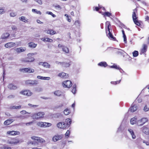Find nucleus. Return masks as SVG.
<instances>
[{"mask_svg":"<svg viewBox=\"0 0 149 149\" xmlns=\"http://www.w3.org/2000/svg\"><path fill=\"white\" fill-rule=\"evenodd\" d=\"M26 49V48L25 47H21L17 48L15 49V51L17 53H20L25 51Z\"/></svg>","mask_w":149,"mask_h":149,"instance_id":"23","label":"nucleus"},{"mask_svg":"<svg viewBox=\"0 0 149 149\" xmlns=\"http://www.w3.org/2000/svg\"><path fill=\"white\" fill-rule=\"evenodd\" d=\"M35 1L39 4H42V2L41 0H35Z\"/></svg>","mask_w":149,"mask_h":149,"instance_id":"56","label":"nucleus"},{"mask_svg":"<svg viewBox=\"0 0 149 149\" xmlns=\"http://www.w3.org/2000/svg\"><path fill=\"white\" fill-rule=\"evenodd\" d=\"M20 142L19 139L17 137L11 138L8 139L7 143L8 144L11 145H15L19 143Z\"/></svg>","mask_w":149,"mask_h":149,"instance_id":"5","label":"nucleus"},{"mask_svg":"<svg viewBox=\"0 0 149 149\" xmlns=\"http://www.w3.org/2000/svg\"><path fill=\"white\" fill-rule=\"evenodd\" d=\"M5 11L3 8H0V14H2L5 13Z\"/></svg>","mask_w":149,"mask_h":149,"instance_id":"51","label":"nucleus"},{"mask_svg":"<svg viewBox=\"0 0 149 149\" xmlns=\"http://www.w3.org/2000/svg\"><path fill=\"white\" fill-rule=\"evenodd\" d=\"M71 61L69 59H67L66 61L63 62H58V64H60L62 66L65 68L69 67L71 65Z\"/></svg>","mask_w":149,"mask_h":149,"instance_id":"8","label":"nucleus"},{"mask_svg":"<svg viewBox=\"0 0 149 149\" xmlns=\"http://www.w3.org/2000/svg\"><path fill=\"white\" fill-rule=\"evenodd\" d=\"M20 20L22 21L23 22L25 23L27 22L28 19H26L25 17L22 16L19 18Z\"/></svg>","mask_w":149,"mask_h":149,"instance_id":"38","label":"nucleus"},{"mask_svg":"<svg viewBox=\"0 0 149 149\" xmlns=\"http://www.w3.org/2000/svg\"><path fill=\"white\" fill-rule=\"evenodd\" d=\"M45 32L47 34L50 35H54L56 33V31L53 29H48L45 30Z\"/></svg>","mask_w":149,"mask_h":149,"instance_id":"18","label":"nucleus"},{"mask_svg":"<svg viewBox=\"0 0 149 149\" xmlns=\"http://www.w3.org/2000/svg\"><path fill=\"white\" fill-rule=\"evenodd\" d=\"M148 121V119L147 118H142L137 121V124L139 126H142L147 122Z\"/></svg>","mask_w":149,"mask_h":149,"instance_id":"12","label":"nucleus"},{"mask_svg":"<svg viewBox=\"0 0 149 149\" xmlns=\"http://www.w3.org/2000/svg\"><path fill=\"white\" fill-rule=\"evenodd\" d=\"M99 13H101L102 15H103L105 17L107 16L108 17H110L112 15L111 13H109V12H103L101 11H100L99 12Z\"/></svg>","mask_w":149,"mask_h":149,"instance_id":"22","label":"nucleus"},{"mask_svg":"<svg viewBox=\"0 0 149 149\" xmlns=\"http://www.w3.org/2000/svg\"><path fill=\"white\" fill-rule=\"evenodd\" d=\"M20 113L22 114H29L30 113H29L27 112L25 110H22V111H21L20 112Z\"/></svg>","mask_w":149,"mask_h":149,"instance_id":"52","label":"nucleus"},{"mask_svg":"<svg viewBox=\"0 0 149 149\" xmlns=\"http://www.w3.org/2000/svg\"><path fill=\"white\" fill-rule=\"evenodd\" d=\"M55 8H58L60 9H61V6L59 5H57L55 6Z\"/></svg>","mask_w":149,"mask_h":149,"instance_id":"59","label":"nucleus"},{"mask_svg":"<svg viewBox=\"0 0 149 149\" xmlns=\"http://www.w3.org/2000/svg\"><path fill=\"white\" fill-rule=\"evenodd\" d=\"M37 78L38 79L44 80H49L50 79V77H43L40 76H38Z\"/></svg>","mask_w":149,"mask_h":149,"instance_id":"30","label":"nucleus"},{"mask_svg":"<svg viewBox=\"0 0 149 149\" xmlns=\"http://www.w3.org/2000/svg\"><path fill=\"white\" fill-rule=\"evenodd\" d=\"M142 132L143 133L146 134H149V128L148 125H145L143 126L142 128Z\"/></svg>","mask_w":149,"mask_h":149,"instance_id":"17","label":"nucleus"},{"mask_svg":"<svg viewBox=\"0 0 149 149\" xmlns=\"http://www.w3.org/2000/svg\"><path fill=\"white\" fill-rule=\"evenodd\" d=\"M14 97V96L13 95H10L8 97L9 98H13Z\"/></svg>","mask_w":149,"mask_h":149,"instance_id":"61","label":"nucleus"},{"mask_svg":"<svg viewBox=\"0 0 149 149\" xmlns=\"http://www.w3.org/2000/svg\"><path fill=\"white\" fill-rule=\"evenodd\" d=\"M15 45V43L10 42L6 43L4 46L6 48H11L14 47Z\"/></svg>","mask_w":149,"mask_h":149,"instance_id":"19","label":"nucleus"},{"mask_svg":"<svg viewBox=\"0 0 149 149\" xmlns=\"http://www.w3.org/2000/svg\"><path fill=\"white\" fill-rule=\"evenodd\" d=\"M101 6H99V7H93V10H96L97 11H99V12L100 11V9Z\"/></svg>","mask_w":149,"mask_h":149,"instance_id":"44","label":"nucleus"},{"mask_svg":"<svg viewBox=\"0 0 149 149\" xmlns=\"http://www.w3.org/2000/svg\"><path fill=\"white\" fill-rule=\"evenodd\" d=\"M19 93L26 97L30 96L33 94V93L30 90L26 89L22 90Z\"/></svg>","mask_w":149,"mask_h":149,"instance_id":"6","label":"nucleus"},{"mask_svg":"<svg viewBox=\"0 0 149 149\" xmlns=\"http://www.w3.org/2000/svg\"><path fill=\"white\" fill-rule=\"evenodd\" d=\"M137 109V107L136 105L132 104L130 108V110L132 112H133L136 111Z\"/></svg>","mask_w":149,"mask_h":149,"instance_id":"25","label":"nucleus"},{"mask_svg":"<svg viewBox=\"0 0 149 149\" xmlns=\"http://www.w3.org/2000/svg\"><path fill=\"white\" fill-rule=\"evenodd\" d=\"M70 131L69 130H67L65 134V137H67V138L70 135Z\"/></svg>","mask_w":149,"mask_h":149,"instance_id":"49","label":"nucleus"},{"mask_svg":"<svg viewBox=\"0 0 149 149\" xmlns=\"http://www.w3.org/2000/svg\"><path fill=\"white\" fill-rule=\"evenodd\" d=\"M28 106L31 107L36 108L38 106V105H32L31 104H28Z\"/></svg>","mask_w":149,"mask_h":149,"instance_id":"48","label":"nucleus"},{"mask_svg":"<svg viewBox=\"0 0 149 149\" xmlns=\"http://www.w3.org/2000/svg\"><path fill=\"white\" fill-rule=\"evenodd\" d=\"M62 92L59 90L56 91L54 92V94L57 96H59L62 95Z\"/></svg>","mask_w":149,"mask_h":149,"instance_id":"40","label":"nucleus"},{"mask_svg":"<svg viewBox=\"0 0 149 149\" xmlns=\"http://www.w3.org/2000/svg\"><path fill=\"white\" fill-rule=\"evenodd\" d=\"M123 37L124 38V41L125 43L127 42V38L126 35H125L123 36Z\"/></svg>","mask_w":149,"mask_h":149,"instance_id":"57","label":"nucleus"},{"mask_svg":"<svg viewBox=\"0 0 149 149\" xmlns=\"http://www.w3.org/2000/svg\"><path fill=\"white\" fill-rule=\"evenodd\" d=\"M148 46L146 44H144L143 45L142 48L141 49L140 54L141 55L144 54L147 51Z\"/></svg>","mask_w":149,"mask_h":149,"instance_id":"15","label":"nucleus"},{"mask_svg":"<svg viewBox=\"0 0 149 149\" xmlns=\"http://www.w3.org/2000/svg\"><path fill=\"white\" fill-rule=\"evenodd\" d=\"M45 114L44 112L40 111L33 114L31 117L33 119L38 120L44 118Z\"/></svg>","mask_w":149,"mask_h":149,"instance_id":"4","label":"nucleus"},{"mask_svg":"<svg viewBox=\"0 0 149 149\" xmlns=\"http://www.w3.org/2000/svg\"><path fill=\"white\" fill-rule=\"evenodd\" d=\"M10 15L11 17H14L16 16V14L15 13L12 12L10 13Z\"/></svg>","mask_w":149,"mask_h":149,"instance_id":"53","label":"nucleus"},{"mask_svg":"<svg viewBox=\"0 0 149 149\" xmlns=\"http://www.w3.org/2000/svg\"><path fill=\"white\" fill-rule=\"evenodd\" d=\"M12 30L14 31H17V27L15 25H13L11 26Z\"/></svg>","mask_w":149,"mask_h":149,"instance_id":"50","label":"nucleus"},{"mask_svg":"<svg viewBox=\"0 0 149 149\" xmlns=\"http://www.w3.org/2000/svg\"><path fill=\"white\" fill-rule=\"evenodd\" d=\"M31 138L34 141H37L38 143H45V141L43 138L41 137L33 136L31 137Z\"/></svg>","mask_w":149,"mask_h":149,"instance_id":"11","label":"nucleus"},{"mask_svg":"<svg viewBox=\"0 0 149 149\" xmlns=\"http://www.w3.org/2000/svg\"><path fill=\"white\" fill-rule=\"evenodd\" d=\"M145 21H149V17L148 16H147L145 18Z\"/></svg>","mask_w":149,"mask_h":149,"instance_id":"60","label":"nucleus"},{"mask_svg":"<svg viewBox=\"0 0 149 149\" xmlns=\"http://www.w3.org/2000/svg\"><path fill=\"white\" fill-rule=\"evenodd\" d=\"M25 84L26 85L34 86L38 84V82L37 80H28L25 81Z\"/></svg>","mask_w":149,"mask_h":149,"instance_id":"7","label":"nucleus"},{"mask_svg":"<svg viewBox=\"0 0 149 149\" xmlns=\"http://www.w3.org/2000/svg\"><path fill=\"white\" fill-rule=\"evenodd\" d=\"M62 50L66 53H68L69 52L68 48L64 46L62 48Z\"/></svg>","mask_w":149,"mask_h":149,"instance_id":"36","label":"nucleus"},{"mask_svg":"<svg viewBox=\"0 0 149 149\" xmlns=\"http://www.w3.org/2000/svg\"><path fill=\"white\" fill-rule=\"evenodd\" d=\"M31 144L32 145H33L34 144V142L33 141H29L28 142V144Z\"/></svg>","mask_w":149,"mask_h":149,"instance_id":"62","label":"nucleus"},{"mask_svg":"<svg viewBox=\"0 0 149 149\" xmlns=\"http://www.w3.org/2000/svg\"><path fill=\"white\" fill-rule=\"evenodd\" d=\"M41 40L44 42H53L52 39L48 38H43L41 39Z\"/></svg>","mask_w":149,"mask_h":149,"instance_id":"27","label":"nucleus"},{"mask_svg":"<svg viewBox=\"0 0 149 149\" xmlns=\"http://www.w3.org/2000/svg\"><path fill=\"white\" fill-rule=\"evenodd\" d=\"M21 71L27 73H33L34 72V70L33 69H31L30 68H25L21 69Z\"/></svg>","mask_w":149,"mask_h":149,"instance_id":"13","label":"nucleus"},{"mask_svg":"<svg viewBox=\"0 0 149 149\" xmlns=\"http://www.w3.org/2000/svg\"><path fill=\"white\" fill-rule=\"evenodd\" d=\"M105 25L106 32L107 36L110 40L113 41H116V38L113 36L112 33L110 31V27H111V26L110 22L109 21L106 22Z\"/></svg>","mask_w":149,"mask_h":149,"instance_id":"2","label":"nucleus"},{"mask_svg":"<svg viewBox=\"0 0 149 149\" xmlns=\"http://www.w3.org/2000/svg\"><path fill=\"white\" fill-rule=\"evenodd\" d=\"M10 36V34L8 33H3L1 36V38L5 39L8 38Z\"/></svg>","mask_w":149,"mask_h":149,"instance_id":"33","label":"nucleus"},{"mask_svg":"<svg viewBox=\"0 0 149 149\" xmlns=\"http://www.w3.org/2000/svg\"><path fill=\"white\" fill-rule=\"evenodd\" d=\"M41 63H42V65L44 67L49 68L50 67V65L47 62H42Z\"/></svg>","mask_w":149,"mask_h":149,"instance_id":"39","label":"nucleus"},{"mask_svg":"<svg viewBox=\"0 0 149 149\" xmlns=\"http://www.w3.org/2000/svg\"><path fill=\"white\" fill-rule=\"evenodd\" d=\"M33 122H34V121H32L31 122L26 123V125H32Z\"/></svg>","mask_w":149,"mask_h":149,"instance_id":"55","label":"nucleus"},{"mask_svg":"<svg viewBox=\"0 0 149 149\" xmlns=\"http://www.w3.org/2000/svg\"><path fill=\"white\" fill-rule=\"evenodd\" d=\"M22 106L21 105H19V106H13L11 107V108L13 109H20L21 108Z\"/></svg>","mask_w":149,"mask_h":149,"instance_id":"45","label":"nucleus"},{"mask_svg":"<svg viewBox=\"0 0 149 149\" xmlns=\"http://www.w3.org/2000/svg\"><path fill=\"white\" fill-rule=\"evenodd\" d=\"M149 110V108L147 107V106L146 105L144 108L143 110L145 111H147Z\"/></svg>","mask_w":149,"mask_h":149,"instance_id":"54","label":"nucleus"},{"mask_svg":"<svg viewBox=\"0 0 149 149\" xmlns=\"http://www.w3.org/2000/svg\"><path fill=\"white\" fill-rule=\"evenodd\" d=\"M29 47L31 48H34L36 47L37 44L33 42H30L28 44Z\"/></svg>","mask_w":149,"mask_h":149,"instance_id":"28","label":"nucleus"},{"mask_svg":"<svg viewBox=\"0 0 149 149\" xmlns=\"http://www.w3.org/2000/svg\"><path fill=\"white\" fill-rule=\"evenodd\" d=\"M37 125L41 127H46L51 126L52 124L48 123L45 122H39L37 123Z\"/></svg>","mask_w":149,"mask_h":149,"instance_id":"10","label":"nucleus"},{"mask_svg":"<svg viewBox=\"0 0 149 149\" xmlns=\"http://www.w3.org/2000/svg\"><path fill=\"white\" fill-rule=\"evenodd\" d=\"M132 54L134 57H137L139 55L138 52L137 51L135 50L132 52Z\"/></svg>","mask_w":149,"mask_h":149,"instance_id":"43","label":"nucleus"},{"mask_svg":"<svg viewBox=\"0 0 149 149\" xmlns=\"http://www.w3.org/2000/svg\"><path fill=\"white\" fill-rule=\"evenodd\" d=\"M98 65L99 66L106 67L107 66V63L105 62H101L98 63Z\"/></svg>","mask_w":149,"mask_h":149,"instance_id":"32","label":"nucleus"},{"mask_svg":"<svg viewBox=\"0 0 149 149\" xmlns=\"http://www.w3.org/2000/svg\"><path fill=\"white\" fill-rule=\"evenodd\" d=\"M36 13L37 14H39L40 15H41V12L39 10V11L37 10L36 12Z\"/></svg>","mask_w":149,"mask_h":149,"instance_id":"64","label":"nucleus"},{"mask_svg":"<svg viewBox=\"0 0 149 149\" xmlns=\"http://www.w3.org/2000/svg\"><path fill=\"white\" fill-rule=\"evenodd\" d=\"M62 84L64 88H69L72 86V83L70 80H66L63 81Z\"/></svg>","mask_w":149,"mask_h":149,"instance_id":"9","label":"nucleus"},{"mask_svg":"<svg viewBox=\"0 0 149 149\" xmlns=\"http://www.w3.org/2000/svg\"><path fill=\"white\" fill-rule=\"evenodd\" d=\"M120 80L118 81H111V83L112 84L116 85L120 83Z\"/></svg>","mask_w":149,"mask_h":149,"instance_id":"46","label":"nucleus"},{"mask_svg":"<svg viewBox=\"0 0 149 149\" xmlns=\"http://www.w3.org/2000/svg\"><path fill=\"white\" fill-rule=\"evenodd\" d=\"M128 131L131 134L132 136V138L133 139H135L136 138V136L134 134V133L133 130L131 129H128Z\"/></svg>","mask_w":149,"mask_h":149,"instance_id":"29","label":"nucleus"},{"mask_svg":"<svg viewBox=\"0 0 149 149\" xmlns=\"http://www.w3.org/2000/svg\"><path fill=\"white\" fill-rule=\"evenodd\" d=\"M63 46H63L62 45L60 44H59L58 45V47H59V48H62Z\"/></svg>","mask_w":149,"mask_h":149,"instance_id":"63","label":"nucleus"},{"mask_svg":"<svg viewBox=\"0 0 149 149\" xmlns=\"http://www.w3.org/2000/svg\"><path fill=\"white\" fill-rule=\"evenodd\" d=\"M8 88L10 90H15L17 89V87L12 84H9L8 86Z\"/></svg>","mask_w":149,"mask_h":149,"instance_id":"24","label":"nucleus"},{"mask_svg":"<svg viewBox=\"0 0 149 149\" xmlns=\"http://www.w3.org/2000/svg\"><path fill=\"white\" fill-rule=\"evenodd\" d=\"M72 123L70 118L66 119L64 122H60L57 124V127L59 129L65 130L68 128Z\"/></svg>","mask_w":149,"mask_h":149,"instance_id":"1","label":"nucleus"},{"mask_svg":"<svg viewBox=\"0 0 149 149\" xmlns=\"http://www.w3.org/2000/svg\"><path fill=\"white\" fill-rule=\"evenodd\" d=\"M14 121L13 119H9L5 121L3 123L4 125H7L10 124Z\"/></svg>","mask_w":149,"mask_h":149,"instance_id":"26","label":"nucleus"},{"mask_svg":"<svg viewBox=\"0 0 149 149\" xmlns=\"http://www.w3.org/2000/svg\"><path fill=\"white\" fill-rule=\"evenodd\" d=\"M58 76L64 79H67L69 77L68 74L63 72L59 73Z\"/></svg>","mask_w":149,"mask_h":149,"instance_id":"14","label":"nucleus"},{"mask_svg":"<svg viewBox=\"0 0 149 149\" xmlns=\"http://www.w3.org/2000/svg\"><path fill=\"white\" fill-rule=\"evenodd\" d=\"M62 136L61 135H57L53 136L52 139L54 142H56L58 140L61 139Z\"/></svg>","mask_w":149,"mask_h":149,"instance_id":"21","label":"nucleus"},{"mask_svg":"<svg viewBox=\"0 0 149 149\" xmlns=\"http://www.w3.org/2000/svg\"><path fill=\"white\" fill-rule=\"evenodd\" d=\"M137 13V9L136 8L133 10V12L132 14V18L133 20L137 19L138 18L136 14Z\"/></svg>","mask_w":149,"mask_h":149,"instance_id":"20","label":"nucleus"},{"mask_svg":"<svg viewBox=\"0 0 149 149\" xmlns=\"http://www.w3.org/2000/svg\"><path fill=\"white\" fill-rule=\"evenodd\" d=\"M74 24L77 27H79L80 26V22L79 20H77L75 22Z\"/></svg>","mask_w":149,"mask_h":149,"instance_id":"37","label":"nucleus"},{"mask_svg":"<svg viewBox=\"0 0 149 149\" xmlns=\"http://www.w3.org/2000/svg\"><path fill=\"white\" fill-rule=\"evenodd\" d=\"M76 86L75 84L73 86H72V92L74 94H75L76 92Z\"/></svg>","mask_w":149,"mask_h":149,"instance_id":"42","label":"nucleus"},{"mask_svg":"<svg viewBox=\"0 0 149 149\" xmlns=\"http://www.w3.org/2000/svg\"><path fill=\"white\" fill-rule=\"evenodd\" d=\"M137 118L135 117L132 118L130 119V123L132 125H134L136 122Z\"/></svg>","mask_w":149,"mask_h":149,"instance_id":"34","label":"nucleus"},{"mask_svg":"<svg viewBox=\"0 0 149 149\" xmlns=\"http://www.w3.org/2000/svg\"><path fill=\"white\" fill-rule=\"evenodd\" d=\"M134 23L136 25L139 26L141 25V22L138 20V18L133 20Z\"/></svg>","mask_w":149,"mask_h":149,"instance_id":"35","label":"nucleus"},{"mask_svg":"<svg viewBox=\"0 0 149 149\" xmlns=\"http://www.w3.org/2000/svg\"><path fill=\"white\" fill-rule=\"evenodd\" d=\"M70 113V110L68 109H66L64 111V113L66 115H69Z\"/></svg>","mask_w":149,"mask_h":149,"instance_id":"41","label":"nucleus"},{"mask_svg":"<svg viewBox=\"0 0 149 149\" xmlns=\"http://www.w3.org/2000/svg\"><path fill=\"white\" fill-rule=\"evenodd\" d=\"M2 149H12L10 147H4Z\"/></svg>","mask_w":149,"mask_h":149,"instance_id":"58","label":"nucleus"},{"mask_svg":"<svg viewBox=\"0 0 149 149\" xmlns=\"http://www.w3.org/2000/svg\"><path fill=\"white\" fill-rule=\"evenodd\" d=\"M47 14L51 15L53 17H56V15L53 14V13L51 12H47Z\"/></svg>","mask_w":149,"mask_h":149,"instance_id":"47","label":"nucleus"},{"mask_svg":"<svg viewBox=\"0 0 149 149\" xmlns=\"http://www.w3.org/2000/svg\"><path fill=\"white\" fill-rule=\"evenodd\" d=\"M109 67L111 68H113L119 70H121V68L119 67V66H117L115 64H114L110 66Z\"/></svg>","mask_w":149,"mask_h":149,"instance_id":"31","label":"nucleus"},{"mask_svg":"<svg viewBox=\"0 0 149 149\" xmlns=\"http://www.w3.org/2000/svg\"><path fill=\"white\" fill-rule=\"evenodd\" d=\"M36 52L29 53L27 54V57L23 58L22 61L23 63L32 62L35 60L34 56L37 54Z\"/></svg>","mask_w":149,"mask_h":149,"instance_id":"3","label":"nucleus"},{"mask_svg":"<svg viewBox=\"0 0 149 149\" xmlns=\"http://www.w3.org/2000/svg\"><path fill=\"white\" fill-rule=\"evenodd\" d=\"M7 134H8L12 136H15L16 135H19L20 134V133L18 131L13 130L7 131Z\"/></svg>","mask_w":149,"mask_h":149,"instance_id":"16","label":"nucleus"}]
</instances>
